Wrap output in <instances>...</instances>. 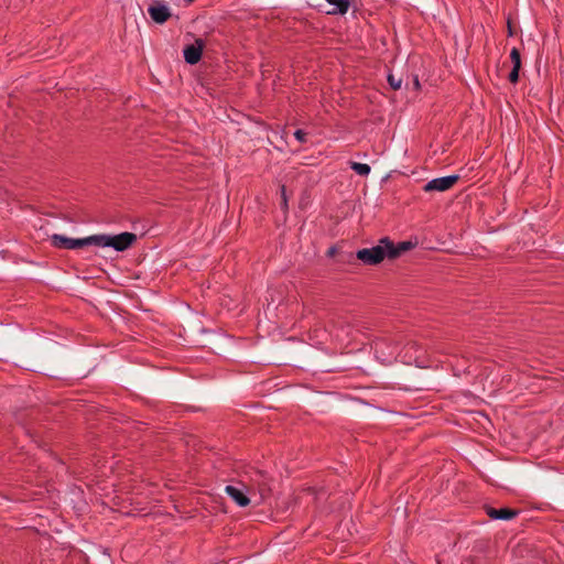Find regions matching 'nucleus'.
Returning a JSON list of instances; mask_svg holds the SVG:
<instances>
[{
    "label": "nucleus",
    "mask_w": 564,
    "mask_h": 564,
    "mask_svg": "<svg viewBox=\"0 0 564 564\" xmlns=\"http://www.w3.org/2000/svg\"><path fill=\"white\" fill-rule=\"evenodd\" d=\"M94 241L97 247H109L122 252L137 241V235L128 231L118 235H94Z\"/></svg>",
    "instance_id": "obj_1"
},
{
    "label": "nucleus",
    "mask_w": 564,
    "mask_h": 564,
    "mask_svg": "<svg viewBox=\"0 0 564 564\" xmlns=\"http://www.w3.org/2000/svg\"><path fill=\"white\" fill-rule=\"evenodd\" d=\"M388 238H383L379 241L378 246L372 248L359 249L356 253V258L362 261L367 265L380 264L384 258H389Z\"/></svg>",
    "instance_id": "obj_2"
},
{
    "label": "nucleus",
    "mask_w": 564,
    "mask_h": 564,
    "mask_svg": "<svg viewBox=\"0 0 564 564\" xmlns=\"http://www.w3.org/2000/svg\"><path fill=\"white\" fill-rule=\"evenodd\" d=\"M51 243L55 248L73 250L86 246H95L94 235L85 238H68L63 235L54 234L51 236Z\"/></svg>",
    "instance_id": "obj_3"
},
{
    "label": "nucleus",
    "mask_w": 564,
    "mask_h": 564,
    "mask_svg": "<svg viewBox=\"0 0 564 564\" xmlns=\"http://www.w3.org/2000/svg\"><path fill=\"white\" fill-rule=\"evenodd\" d=\"M458 178H459L458 175H447V176H442V177H435L434 180H432L431 182L425 184L424 191L425 192H433V191L445 192V191L452 188V186L455 185V183L458 181Z\"/></svg>",
    "instance_id": "obj_4"
},
{
    "label": "nucleus",
    "mask_w": 564,
    "mask_h": 564,
    "mask_svg": "<svg viewBox=\"0 0 564 564\" xmlns=\"http://www.w3.org/2000/svg\"><path fill=\"white\" fill-rule=\"evenodd\" d=\"M148 12H149L150 18L155 23H159V24H163L171 17L170 8L166 4H164V3L160 2V1H154L148 8Z\"/></svg>",
    "instance_id": "obj_5"
},
{
    "label": "nucleus",
    "mask_w": 564,
    "mask_h": 564,
    "mask_svg": "<svg viewBox=\"0 0 564 564\" xmlns=\"http://www.w3.org/2000/svg\"><path fill=\"white\" fill-rule=\"evenodd\" d=\"M204 44L202 40H196L194 44L187 45L183 50L184 59L187 64L194 65L200 61Z\"/></svg>",
    "instance_id": "obj_6"
},
{
    "label": "nucleus",
    "mask_w": 564,
    "mask_h": 564,
    "mask_svg": "<svg viewBox=\"0 0 564 564\" xmlns=\"http://www.w3.org/2000/svg\"><path fill=\"white\" fill-rule=\"evenodd\" d=\"M485 511L490 519L503 521L512 520L519 513L516 510H511V508H500L499 510H497V508H494L491 506H485Z\"/></svg>",
    "instance_id": "obj_7"
},
{
    "label": "nucleus",
    "mask_w": 564,
    "mask_h": 564,
    "mask_svg": "<svg viewBox=\"0 0 564 564\" xmlns=\"http://www.w3.org/2000/svg\"><path fill=\"white\" fill-rule=\"evenodd\" d=\"M224 491L227 496L232 498L239 507H246L250 505V498L243 492L242 489L234 486H226Z\"/></svg>",
    "instance_id": "obj_8"
},
{
    "label": "nucleus",
    "mask_w": 564,
    "mask_h": 564,
    "mask_svg": "<svg viewBox=\"0 0 564 564\" xmlns=\"http://www.w3.org/2000/svg\"><path fill=\"white\" fill-rule=\"evenodd\" d=\"M414 247L412 241H402L399 242L398 246H394V242L389 240L388 238V258L395 259L403 254V252L411 250Z\"/></svg>",
    "instance_id": "obj_9"
},
{
    "label": "nucleus",
    "mask_w": 564,
    "mask_h": 564,
    "mask_svg": "<svg viewBox=\"0 0 564 564\" xmlns=\"http://www.w3.org/2000/svg\"><path fill=\"white\" fill-rule=\"evenodd\" d=\"M327 2V14H345L349 8L348 0H325Z\"/></svg>",
    "instance_id": "obj_10"
},
{
    "label": "nucleus",
    "mask_w": 564,
    "mask_h": 564,
    "mask_svg": "<svg viewBox=\"0 0 564 564\" xmlns=\"http://www.w3.org/2000/svg\"><path fill=\"white\" fill-rule=\"evenodd\" d=\"M350 166L354 170V172L359 175H368L371 170L369 165L362 163H355V161L351 162Z\"/></svg>",
    "instance_id": "obj_11"
},
{
    "label": "nucleus",
    "mask_w": 564,
    "mask_h": 564,
    "mask_svg": "<svg viewBox=\"0 0 564 564\" xmlns=\"http://www.w3.org/2000/svg\"><path fill=\"white\" fill-rule=\"evenodd\" d=\"M402 83H403L402 77L395 76L394 74L388 75V84L390 85V87L392 89H394V90L401 89Z\"/></svg>",
    "instance_id": "obj_12"
},
{
    "label": "nucleus",
    "mask_w": 564,
    "mask_h": 564,
    "mask_svg": "<svg viewBox=\"0 0 564 564\" xmlns=\"http://www.w3.org/2000/svg\"><path fill=\"white\" fill-rule=\"evenodd\" d=\"M510 59L513 66L521 67V57L518 48H512L510 51Z\"/></svg>",
    "instance_id": "obj_13"
},
{
    "label": "nucleus",
    "mask_w": 564,
    "mask_h": 564,
    "mask_svg": "<svg viewBox=\"0 0 564 564\" xmlns=\"http://www.w3.org/2000/svg\"><path fill=\"white\" fill-rule=\"evenodd\" d=\"M280 193H281V207L286 209L288 208V197H286L285 185L280 186Z\"/></svg>",
    "instance_id": "obj_14"
},
{
    "label": "nucleus",
    "mask_w": 564,
    "mask_h": 564,
    "mask_svg": "<svg viewBox=\"0 0 564 564\" xmlns=\"http://www.w3.org/2000/svg\"><path fill=\"white\" fill-rule=\"evenodd\" d=\"M519 69H520V67H516V66L512 67L510 75H509L510 83L519 82Z\"/></svg>",
    "instance_id": "obj_15"
},
{
    "label": "nucleus",
    "mask_w": 564,
    "mask_h": 564,
    "mask_svg": "<svg viewBox=\"0 0 564 564\" xmlns=\"http://www.w3.org/2000/svg\"><path fill=\"white\" fill-rule=\"evenodd\" d=\"M216 509L226 512L221 497H214V510L216 511Z\"/></svg>",
    "instance_id": "obj_16"
},
{
    "label": "nucleus",
    "mask_w": 564,
    "mask_h": 564,
    "mask_svg": "<svg viewBox=\"0 0 564 564\" xmlns=\"http://www.w3.org/2000/svg\"><path fill=\"white\" fill-rule=\"evenodd\" d=\"M294 135H295L296 140L300 141V142H304L306 140L305 139L306 133L303 132L302 130H296Z\"/></svg>",
    "instance_id": "obj_17"
},
{
    "label": "nucleus",
    "mask_w": 564,
    "mask_h": 564,
    "mask_svg": "<svg viewBox=\"0 0 564 564\" xmlns=\"http://www.w3.org/2000/svg\"><path fill=\"white\" fill-rule=\"evenodd\" d=\"M413 84H414L415 88L417 89L420 86L417 77L414 78Z\"/></svg>",
    "instance_id": "obj_18"
},
{
    "label": "nucleus",
    "mask_w": 564,
    "mask_h": 564,
    "mask_svg": "<svg viewBox=\"0 0 564 564\" xmlns=\"http://www.w3.org/2000/svg\"><path fill=\"white\" fill-rule=\"evenodd\" d=\"M409 346H410V348H416L417 347L416 343H414V341L410 343Z\"/></svg>",
    "instance_id": "obj_19"
}]
</instances>
